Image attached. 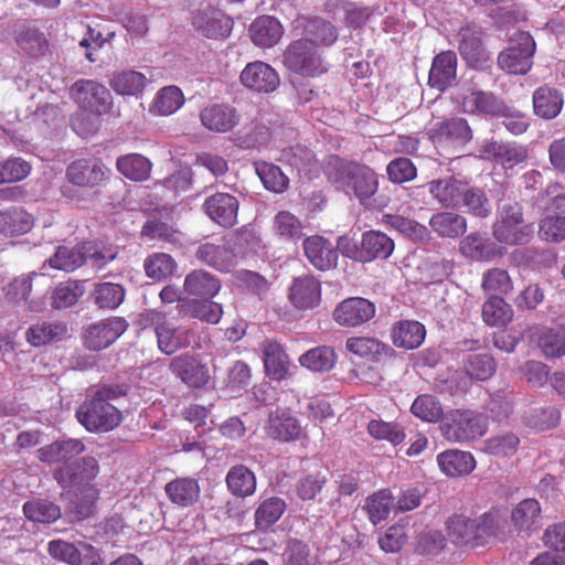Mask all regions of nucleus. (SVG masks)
I'll use <instances>...</instances> for the list:
<instances>
[{
	"label": "nucleus",
	"mask_w": 565,
	"mask_h": 565,
	"mask_svg": "<svg viewBox=\"0 0 565 565\" xmlns=\"http://www.w3.org/2000/svg\"><path fill=\"white\" fill-rule=\"evenodd\" d=\"M164 491L172 503L188 508L198 502L201 493L199 482L194 478H177L168 482Z\"/></svg>",
	"instance_id": "7c9ffc66"
},
{
	"label": "nucleus",
	"mask_w": 565,
	"mask_h": 565,
	"mask_svg": "<svg viewBox=\"0 0 565 565\" xmlns=\"http://www.w3.org/2000/svg\"><path fill=\"white\" fill-rule=\"evenodd\" d=\"M286 511V502L278 497L263 500L255 511V525L259 530H267L275 524Z\"/></svg>",
	"instance_id": "8fccbe9b"
},
{
	"label": "nucleus",
	"mask_w": 565,
	"mask_h": 565,
	"mask_svg": "<svg viewBox=\"0 0 565 565\" xmlns=\"http://www.w3.org/2000/svg\"><path fill=\"white\" fill-rule=\"evenodd\" d=\"M375 315V306L367 299L355 297L343 300L334 310V320L345 327H358Z\"/></svg>",
	"instance_id": "6ab92c4d"
},
{
	"label": "nucleus",
	"mask_w": 565,
	"mask_h": 565,
	"mask_svg": "<svg viewBox=\"0 0 565 565\" xmlns=\"http://www.w3.org/2000/svg\"><path fill=\"white\" fill-rule=\"evenodd\" d=\"M84 294L81 282L67 280L57 285L52 295V306L56 309L68 308L75 305Z\"/></svg>",
	"instance_id": "e2e57ef3"
},
{
	"label": "nucleus",
	"mask_w": 565,
	"mask_h": 565,
	"mask_svg": "<svg viewBox=\"0 0 565 565\" xmlns=\"http://www.w3.org/2000/svg\"><path fill=\"white\" fill-rule=\"evenodd\" d=\"M92 298L100 309H116L125 299V289L119 284L99 282L95 285Z\"/></svg>",
	"instance_id": "4d7b16f0"
},
{
	"label": "nucleus",
	"mask_w": 565,
	"mask_h": 565,
	"mask_svg": "<svg viewBox=\"0 0 565 565\" xmlns=\"http://www.w3.org/2000/svg\"><path fill=\"white\" fill-rule=\"evenodd\" d=\"M71 94L78 106L94 116L107 113L111 106V95L102 84L92 79H81L73 84Z\"/></svg>",
	"instance_id": "6e6552de"
},
{
	"label": "nucleus",
	"mask_w": 565,
	"mask_h": 565,
	"mask_svg": "<svg viewBox=\"0 0 565 565\" xmlns=\"http://www.w3.org/2000/svg\"><path fill=\"white\" fill-rule=\"evenodd\" d=\"M273 231L280 241L296 243L303 236L301 221L289 211H279L273 218Z\"/></svg>",
	"instance_id": "79ce46f5"
},
{
	"label": "nucleus",
	"mask_w": 565,
	"mask_h": 565,
	"mask_svg": "<svg viewBox=\"0 0 565 565\" xmlns=\"http://www.w3.org/2000/svg\"><path fill=\"white\" fill-rule=\"evenodd\" d=\"M393 250L394 242L391 237L380 231H370L362 235L360 262L386 259Z\"/></svg>",
	"instance_id": "cd10ccee"
},
{
	"label": "nucleus",
	"mask_w": 565,
	"mask_h": 565,
	"mask_svg": "<svg viewBox=\"0 0 565 565\" xmlns=\"http://www.w3.org/2000/svg\"><path fill=\"white\" fill-rule=\"evenodd\" d=\"M482 288L488 294L508 295L513 284L507 270L492 268L483 274Z\"/></svg>",
	"instance_id": "69168bd1"
},
{
	"label": "nucleus",
	"mask_w": 565,
	"mask_h": 565,
	"mask_svg": "<svg viewBox=\"0 0 565 565\" xmlns=\"http://www.w3.org/2000/svg\"><path fill=\"white\" fill-rule=\"evenodd\" d=\"M181 307L191 317L212 324L218 323L223 315L222 306L210 299L188 300L183 302Z\"/></svg>",
	"instance_id": "6e6d98bb"
},
{
	"label": "nucleus",
	"mask_w": 565,
	"mask_h": 565,
	"mask_svg": "<svg viewBox=\"0 0 565 565\" xmlns=\"http://www.w3.org/2000/svg\"><path fill=\"white\" fill-rule=\"evenodd\" d=\"M459 99L468 114L500 115L505 110L503 102L491 92L462 88Z\"/></svg>",
	"instance_id": "412c9836"
},
{
	"label": "nucleus",
	"mask_w": 565,
	"mask_h": 565,
	"mask_svg": "<svg viewBox=\"0 0 565 565\" xmlns=\"http://www.w3.org/2000/svg\"><path fill=\"white\" fill-rule=\"evenodd\" d=\"M146 84V75L134 70L116 72L109 79L111 89L122 96H138L145 89Z\"/></svg>",
	"instance_id": "58836bf2"
},
{
	"label": "nucleus",
	"mask_w": 565,
	"mask_h": 565,
	"mask_svg": "<svg viewBox=\"0 0 565 565\" xmlns=\"http://www.w3.org/2000/svg\"><path fill=\"white\" fill-rule=\"evenodd\" d=\"M337 355L332 348L322 345L313 348L299 358V363L313 372H326L335 364Z\"/></svg>",
	"instance_id": "603ef678"
},
{
	"label": "nucleus",
	"mask_w": 565,
	"mask_h": 565,
	"mask_svg": "<svg viewBox=\"0 0 565 565\" xmlns=\"http://www.w3.org/2000/svg\"><path fill=\"white\" fill-rule=\"evenodd\" d=\"M539 345L547 358L565 355V329H546L539 338Z\"/></svg>",
	"instance_id": "0e129e2a"
},
{
	"label": "nucleus",
	"mask_w": 565,
	"mask_h": 565,
	"mask_svg": "<svg viewBox=\"0 0 565 565\" xmlns=\"http://www.w3.org/2000/svg\"><path fill=\"white\" fill-rule=\"evenodd\" d=\"M282 63L287 70L303 77H317L328 71L318 46L308 39L292 41L282 54Z\"/></svg>",
	"instance_id": "20e7f679"
},
{
	"label": "nucleus",
	"mask_w": 565,
	"mask_h": 565,
	"mask_svg": "<svg viewBox=\"0 0 565 565\" xmlns=\"http://www.w3.org/2000/svg\"><path fill=\"white\" fill-rule=\"evenodd\" d=\"M519 437L512 431L493 435L484 440L483 451L495 457H509L516 452Z\"/></svg>",
	"instance_id": "13d9d810"
},
{
	"label": "nucleus",
	"mask_w": 565,
	"mask_h": 565,
	"mask_svg": "<svg viewBox=\"0 0 565 565\" xmlns=\"http://www.w3.org/2000/svg\"><path fill=\"white\" fill-rule=\"evenodd\" d=\"M539 235L551 242L565 239V216L559 214L545 216L540 223Z\"/></svg>",
	"instance_id": "774afa93"
},
{
	"label": "nucleus",
	"mask_w": 565,
	"mask_h": 565,
	"mask_svg": "<svg viewBox=\"0 0 565 565\" xmlns=\"http://www.w3.org/2000/svg\"><path fill=\"white\" fill-rule=\"evenodd\" d=\"M264 365L268 376L274 380H281L288 371V358L281 345L268 341L264 345Z\"/></svg>",
	"instance_id": "09e8293b"
},
{
	"label": "nucleus",
	"mask_w": 565,
	"mask_h": 565,
	"mask_svg": "<svg viewBox=\"0 0 565 565\" xmlns=\"http://www.w3.org/2000/svg\"><path fill=\"white\" fill-rule=\"evenodd\" d=\"M238 207L236 196L224 192L210 195L203 203L206 215L223 227H232L237 223Z\"/></svg>",
	"instance_id": "dca6fc26"
},
{
	"label": "nucleus",
	"mask_w": 565,
	"mask_h": 565,
	"mask_svg": "<svg viewBox=\"0 0 565 565\" xmlns=\"http://www.w3.org/2000/svg\"><path fill=\"white\" fill-rule=\"evenodd\" d=\"M461 205L476 217L486 218L491 214V204L483 190L470 186L468 183L461 196Z\"/></svg>",
	"instance_id": "bf43d9fd"
},
{
	"label": "nucleus",
	"mask_w": 565,
	"mask_h": 565,
	"mask_svg": "<svg viewBox=\"0 0 565 565\" xmlns=\"http://www.w3.org/2000/svg\"><path fill=\"white\" fill-rule=\"evenodd\" d=\"M303 250L308 260L320 270H327L337 265V249L321 236L306 238Z\"/></svg>",
	"instance_id": "bb28decb"
},
{
	"label": "nucleus",
	"mask_w": 565,
	"mask_h": 565,
	"mask_svg": "<svg viewBox=\"0 0 565 565\" xmlns=\"http://www.w3.org/2000/svg\"><path fill=\"white\" fill-rule=\"evenodd\" d=\"M467 182L459 177L448 175L435 179L425 186L433 198L445 207H458L461 205V196Z\"/></svg>",
	"instance_id": "5701e85b"
},
{
	"label": "nucleus",
	"mask_w": 565,
	"mask_h": 565,
	"mask_svg": "<svg viewBox=\"0 0 565 565\" xmlns=\"http://www.w3.org/2000/svg\"><path fill=\"white\" fill-rule=\"evenodd\" d=\"M268 436L288 441L302 436V428L298 420L285 411L271 413L267 426Z\"/></svg>",
	"instance_id": "f704fd0d"
},
{
	"label": "nucleus",
	"mask_w": 565,
	"mask_h": 565,
	"mask_svg": "<svg viewBox=\"0 0 565 565\" xmlns=\"http://www.w3.org/2000/svg\"><path fill=\"white\" fill-rule=\"evenodd\" d=\"M33 226L31 214L21 209H11L0 212V232L8 236L21 235Z\"/></svg>",
	"instance_id": "a18cd8bd"
},
{
	"label": "nucleus",
	"mask_w": 565,
	"mask_h": 565,
	"mask_svg": "<svg viewBox=\"0 0 565 565\" xmlns=\"http://www.w3.org/2000/svg\"><path fill=\"white\" fill-rule=\"evenodd\" d=\"M502 526V518L497 512H486L475 518L454 514L446 522L450 540L470 547L487 545L498 536Z\"/></svg>",
	"instance_id": "7ed1b4c3"
},
{
	"label": "nucleus",
	"mask_w": 565,
	"mask_h": 565,
	"mask_svg": "<svg viewBox=\"0 0 565 565\" xmlns=\"http://www.w3.org/2000/svg\"><path fill=\"white\" fill-rule=\"evenodd\" d=\"M195 256L201 263L220 271H231L237 263L236 254L225 239L201 244Z\"/></svg>",
	"instance_id": "f3484780"
},
{
	"label": "nucleus",
	"mask_w": 565,
	"mask_h": 565,
	"mask_svg": "<svg viewBox=\"0 0 565 565\" xmlns=\"http://www.w3.org/2000/svg\"><path fill=\"white\" fill-rule=\"evenodd\" d=\"M465 371L471 379L484 381L494 374L495 362L488 353H471L466 360Z\"/></svg>",
	"instance_id": "680f3d73"
},
{
	"label": "nucleus",
	"mask_w": 565,
	"mask_h": 565,
	"mask_svg": "<svg viewBox=\"0 0 565 565\" xmlns=\"http://www.w3.org/2000/svg\"><path fill=\"white\" fill-rule=\"evenodd\" d=\"M433 139L446 142H466L471 138V130L462 118H451L434 124L430 128Z\"/></svg>",
	"instance_id": "e433bc0d"
},
{
	"label": "nucleus",
	"mask_w": 565,
	"mask_h": 565,
	"mask_svg": "<svg viewBox=\"0 0 565 565\" xmlns=\"http://www.w3.org/2000/svg\"><path fill=\"white\" fill-rule=\"evenodd\" d=\"M228 491L237 498H246L256 490L255 473L243 465L233 466L225 478Z\"/></svg>",
	"instance_id": "4c0bfd02"
},
{
	"label": "nucleus",
	"mask_w": 565,
	"mask_h": 565,
	"mask_svg": "<svg viewBox=\"0 0 565 565\" xmlns=\"http://www.w3.org/2000/svg\"><path fill=\"white\" fill-rule=\"evenodd\" d=\"M412 413L425 422H437L443 415V408L435 396L419 395L411 407Z\"/></svg>",
	"instance_id": "338daca9"
},
{
	"label": "nucleus",
	"mask_w": 565,
	"mask_h": 565,
	"mask_svg": "<svg viewBox=\"0 0 565 565\" xmlns=\"http://www.w3.org/2000/svg\"><path fill=\"white\" fill-rule=\"evenodd\" d=\"M429 225L441 237H458L467 230L466 218L452 212L435 213L429 220Z\"/></svg>",
	"instance_id": "37998d69"
},
{
	"label": "nucleus",
	"mask_w": 565,
	"mask_h": 565,
	"mask_svg": "<svg viewBox=\"0 0 565 565\" xmlns=\"http://www.w3.org/2000/svg\"><path fill=\"white\" fill-rule=\"evenodd\" d=\"M487 430V417L473 411H454L441 425L444 437L452 443H467L478 439Z\"/></svg>",
	"instance_id": "0eeeda50"
},
{
	"label": "nucleus",
	"mask_w": 565,
	"mask_h": 565,
	"mask_svg": "<svg viewBox=\"0 0 565 565\" xmlns=\"http://www.w3.org/2000/svg\"><path fill=\"white\" fill-rule=\"evenodd\" d=\"M440 470L449 477L469 475L476 468L475 457L468 451L447 450L437 456Z\"/></svg>",
	"instance_id": "72a5a7b5"
},
{
	"label": "nucleus",
	"mask_w": 565,
	"mask_h": 565,
	"mask_svg": "<svg viewBox=\"0 0 565 565\" xmlns=\"http://www.w3.org/2000/svg\"><path fill=\"white\" fill-rule=\"evenodd\" d=\"M192 24L210 39L226 38L232 31L231 19L211 6L200 8L192 18Z\"/></svg>",
	"instance_id": "ddd939ff"
},
{
	"label": "nucleus",
	"mask_w": 565,
	"mask_h": 565,
	"mask_svg": "<svg viewBox=\"0 0 565 565\" xmlns=\"http://www.w3.org/2000/svg\"><path fill=\"white\" fill-rule=\"evenodd\" d=\"M457 55L452 51H444L433 60L428 83L431 87L445 90L456 81Z\"/></svg>",
	"instance_id": "393cba45"
},
{
	"label": "nucleus",
	"mask_w": 565,
	"mask_h": 565,
	"mask_svg": "<svg viewBox=\"0 0 565 565\" xmlns=\"http://www.w3.org/2000/svg\"><path fill=\"white\" fill-rule=\"evenodd\" d=\"M67 328L62 322H38L31 326L25 332L26 341L33 347H41L54 341L62 340Z\"/></svg>",
	"instance_id": "ea45409f"
},
{
	"label": "nucleus",
	"mask_w": 565,
	"mask_h": 565,
	"mask_svg": "<svg viewBox=\"0 0 565 565\" xmlns=\"http://www.w3.org/2000/svg\"><path fill=\"white\" fill-rule=\"evenodd\" d=\"M535 50L532 35L518 31L511 35L509 45L498 55V66L508 74L524 75L532 68Z\"/></svg>",
	"instance_id": "423d86ee"
},
{
	"label": "nucleus",
	"mask_w": 565,
	"mask_h": 565,
	"mask_svg": "<svg viewBox=\"0 0 565 565\" xmlns=\"http://www.w3.org/2000/svg\"><path fill=\"white\" fill-rule=\"evenodd\" d=\"M395 507L394 498L388 490H380L367 497L364 510L367 513L370 522L374 525L386 520Z\"/></svg>",
	"instance_id": "de8ad7c7"
},
{
	"label": "nucleus",
	"mask_w": 565,
	"mask_h": 565,
	"mask_svg": "<svg viewBox=\"0 0 565 565\" xmlns=\"http://www.w3.org/2000/svg\"><path fill=\"white\" fill-rule=\"evenodd\" d=\"M533 108L539 117L553 119L563 108V95L548 86L539 87L533 94Z\"/></svg>",
	"instance_id": "c9c22d12"
},
{
	"label": "nucleus",
	"mask_w": 565,
	"mask_h": 565,
	"mask_svg": "<svg viewBox=\"0 0 565 565\" xmlns=\"http://www.w3.org/2000/svg\"><path fill=\"white\" fill-rule=\"evenodd\" d=\"M513 524L519 531L534 532L542 526V509L537 500L524 499L511 514Z\"/></svg>",
	"instance_id": "473e14b6"
},
{
	"label": "nucleus",
	"mask_w": 565,
	"mask_h": 565,
	"mask_svg": "<svg viewBox=\"0 0 565 565\" xmlns=\"http://www.w3.org/2000/svg\"><path fill=\"white\" fill-rule=\"evenodd\" d=\"M282 34V25L270 15L257 18L249 26L250 39L257 46L271 47L279 42Z\"/></svg>",
	"instance_id": "c85d7f7f"
},
{
	"label": "nucleus",
	"mask_w": 565,
	"mask_h": 565,
	"mask_svg": "<svg viewBox=\"0 0 565 565\" xmlns=\"http://www.w3.org/2000/svg\"><path fill=\"white\" fill-rule=\"evenodd\" d=\"M326 173L328 179L345 192L352 191L360 203L369 209H374V195L379 189L376 173L366 166L345 162L340 158H331Z\"/></svg>",
	"instance_id": "f257e3e1"
},
{
	"label": "nucleus",
	"mask_w": 565,
	"mask_h": 565,
	"mask_svg": "<svg viewBox=\"0 0 565 565\" xmlns=\"http://www.w3.org/2000/svg\"><path fill=\"white\" fill-rule=\"evenodd\" d=\"M221 289L220 280L205 270H193L184 278L183 290L188 296L212 299Z\"/></svg>",
	"instance_id": "c756f323"
},
{
	"label": "nucleus",
	"mask_w": 565,
	"mask_h": 565,
	"mask_svg": "<svg viewBox=\"0 0 565 565\" xmlns=\"http://www.w3.org/2000/svg\"><path fill=\"white\" fill-rule=\"evenodd\" d=\"M458 49L462 58L470 67L484 70L491 65L490 53L481 41V32L478 28L466 25L458 31Z\"/></svg>",
	"instance_id": "9d476101"
},
{
	"label": "nucleus",
	"mask_w": 565,
	"mask_h": 565,
	"mask_svg": "<svg viewBox=\"0 0 565 565\" xmlns=\"http://www.w3.org/2000/svg\"><path fill=\"white\" fill-rule=\"evenodd\" d=\"M533 228L524 224L522 206L518 202H502L498 207L497 221L493 225V236L509 245L526 243Z\"/></svg>",
	"instance_id": "39448f33"
},
{
	"label": "nucleus",
	"mask_w": 565,
	"mask_h": 565,
	"mask_svg": "<svg viewBox=\"0 0 565 565\" xmlns=\"http://www.w3.org/2000/svg\"><path fill=\"white\" fill-rule=\"evenodd\" d=\"M184 103L182 90L177 86H166L157 92L149 111L156 116L174 114Z\"/></svg>",
	"instance_id": "a19ab883"
},
{
	"label": "nucleus",
	"mask_w": 565,
	"mask_h": 565,
	"mask_svg": "<svg viewBox=\"0 0 565 565\" xmlns=\"http://www.w3.org/2000/svg\"><path fill=\"white\" fill-rule=\"evenodd\" d=\"M125 384L103 386L94 391L92 398L76 412L78 422L89 431H109L121 422V414L110 401L126 395Z\"/></svg>",
	"instance_id": "f03ea898"
},
{
	"label": "nucleus",
	"mask_w": 565,
	"mask_h": 565,
	"mask_svg": "<svg viewBox=\"0 0 565 565\" xmlns=\"http://www.w3.org/2000/svg\"><path fill=\"white\" fill-rule=\"evenodd\" d=\"M255 171L264 186L275 193H282L287 190L289 179L279 167L260 161L254 163Z\"/></svg>",
	"instance_id": "864d4df0"
},
{
	"label": "nucleus",
	"mask_w": 565,
	"mask_h": 565,
	"mask_svg": "<svg viewBox=\"0 0 565 565\" xmlns=\"http://www.w3.org/2000/svg\"><path fill=\"white\" fill-rule=\"evenodd\" d=\"M426 335L425 327L414 320H403L396 322L391 332V338L395 347L405 350L418 348Z\"/></svg>",
	"instance_id": "2f4dec72"
},
{
	"label": "nucleus",
	"mask_w": 565,
	"mask_h": 565,
	"mask_svg": "<svg viewBox=\"0 0 565 565\" xmlns=\"http://www.w3.org/2000/svg\"><path fill=\"white\" fill-rule=\"evenodd\" d=\"M23 513L30 521L46 524L53 523L61 518L60 507L43 499L25 502L23 504Z\"/></svg>",
	"instance_id": "5fc2aeb1"
},
{
	"label": "nucleus",
	"mask_w": 565,
	"mask_h": 565,
	"mask_svg": "<svg viewBox=\"0 0 565 565\" xmlns=\"http://www.w3.org/2000/svg\"><path fill=\"white\" fill-rule=\"evenodd\" d=\"M288 300L298 310H309L321 300L320 281L311 275L295 277L288 288Z\"/></svg>",
	"instance_id": "f8f14e48"
},
{
	"label": "nucleus",
	"mask_w": 565,
	"mask_h": 565,
	"mask_svg": "<svg viewBox=\"0 0 565 565\" xmlns=\"http://www.w3.org/2000/svg\"><path fill=\"white\" fill-rule=\"evenodd\" d=\"M116 167L127 179L145 181L150 175L152 164L149 159L139 153H129L119 157Z\"/></svg>",
	"instance_id": "c03bdc74"
},
{
	"label": "nucleus",
	"mask_w": 565,
	"mask_h": 565,
	"mask_svg": "<svg viewBox=\"0 0 565 565\" xmlns=\"http://www.w3.org/2000/svg\"><path fill=\"white\" fill-rule=\"evenodd\" d=\"M143 267L149 278L160 281L174 274L177 264L170 255L154 253L146 258Z\"/></svg>",
	"instance_id": "052dcab7"
},
{
	"label": "nucleus",
	"mask_w": 565,
	"mask_h": 565,
	"mask_svg": "<svg viewBox=\"0 0 565 565\" xmlns=\"http://www.w3.org/2000/svg\"><path fill=\"white\" fill-rule=\"evenodd\" d=\"M239 78L246 88L257 93L274 92L280 83L278 73L269 64L260 61L248 63Z\"/></svg>",
	"instance_id": "4468645a"
},
{
	"label": "nucleus",
	"mask_w": 565,
	"mask_h": 565,
	"mask_svg": "<svg viewBox=\"0 0 565 565\" xmlns=\"http://www.w3.org/2000/svg\"><path fill=\"white\" fill-rule=\"evenodd\" d=\"M147 320L154 326L158 348L164 354H172L190 344V330L173 326L166 320V316L161 311H149Z\"/></svg>",
	"instance_id": "1a4fd4ad"
},
{
	"label": "nucleus",
	"mask_w": 565,
	"mask_h": 565,
	"mask_svg": "<svg viewBox=\"0 0 565 565\" xmlns=\"http://www.w3.org/2000/svg\"><path fill=\"white\" fill-rule=\"evenodd\" d=\"M99 473L98 461L93 456H85L74 467L64 465L54 472V478L62 487H81L88 484Z\"/></svg>",
	"instance_id": "2eb2a0df"
},
{
	"label": "nucleus",
	"mask_w": 565,
	"mask_h": 565,
	"mask_svg": "<svg viewBox=\"0 0 565 565\" xmlns=\"http://www.w3.org/2000/svg\"><path fill=\"white\" fill-rule=\"evenodd\" d=\"M483 321L491 327H504L513 318V310L501 297H490L482 306Z\"/></svg>",
	"instance_id": "3c124183"
},
{
	"label": "nucleus",
	"mask_w": 565,
	"mask_h": 565,
	"mask_svg": "<svg viewBox=\"0 0 565 565\" xmlns=\"http://www.w3.org/2000/svg\"><path fill=\"white\" fill-rule=\"evenodd\" d=\"M127 327L126 320L119 317L100 320L85 331V345L94 351L106 349L126 331Z\"/></svg>",
	"instance_id": "9b49d317"
},
{
	"label": "nucleus",
	"mask_w": 565,
	"mask_h": 565,
	"mask_svg": "<svg viewBox=\"0 0 565 565\" xmlns=\"http://www.w3.org/2000/svg\"><path fill=\"white\" fill-rule=\"evenodd\" d=\"M47 262L54 269L73 271L85 263L84 244L75 247L58 246Z\"/></svg>",
	"instance_id": "49530a36"
},
{
	"label": "nucleus",
	"mask_w": 565,
	"mask_h": 565,
	"mask_svg": "<svg viewBox=\"0 0 565 565\" xmlns=\"http://www.w3.org/2000/svg\"><path fill=\"white\" fill-rule=\"evenodd\" d=\"M172 372L183 383L193 387H201L209 382V370L190 355H179L171 361Z\"/></svg>",
	"instance_id": "a878e982"
},
{
	"label": "nucleus",
	"mask_w": 565,
	"mask_h": 565,
	"mask_svg": "<svg viewBox=\"0 0 565 565\" xmlns=\"http://www.w3.org/2000/svg\"><path fill=\"white\" fill-rule=\"evenodd\" d=\"M109 173V170L99 159H82L67 167L68 181L78 186L94 188L99 185Z\"/></svg>",
	"instance_id": "a211bd4d"
},
{
	"label": "nucleus",
	"mask_w": 565,
	"mask_h": 565,
	"mask_svg": "<svg viewBox=\"0 0 565 565\" xmlns=\"http://www.w3.org/2000/svg\"><path fill=\"white\" fill-rule=\"evenodd\" d=\"M295 29L301 30L311 43L320 45H331L338 38V32L334 25L322 18L298 17L295 20Z\"/></svg>",
	"instance_id": "b1692460"
},
{
	"label": "nucleus",
	"mask_w": 565,
	"mask_h": 565,
	"mask_svg": "<svg viewBox=\"0 0 565 565\" xmlns=\"http://www.w3.org/2000/svg\"><path fill=\"white\" fill-rule=\"evenodd\" d=\"M49 553L52 557L70 565H100L94 547L87 544L75 546L65 541L56 540L49 544Z\"/></svg>",
	"instance_id": "4be33fe9"
},
{
	"label": "nucleus",
	"mask_w": 565,
	"mask_h": 565,
	"mask_svg": "<svg viewBox=\"0 0 565 565\" xmlns=\"http://www.w3.org/2000/svg\"><path fill=\"white\" fill-rule=\"evenodd\" d=\"M200 121L210 131L225 134L237 126L239 115L227 104H211L201 109Z\"/></svg>",
	"instance_id": "aec40b11"
}]
</instances>
